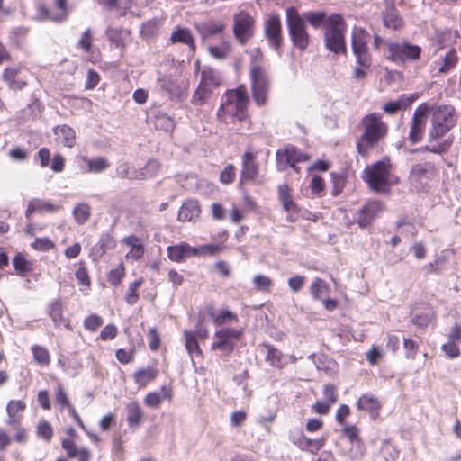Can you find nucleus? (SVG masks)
<instances>
[{"label":"nucleus","instance_id":"obj_11","mask_svg":"<svg viewBox=\"0 0 461 461\" xmlns=\"http://www.w3.org/2000/svg\"><path fill=\"white\" fill-rule=\"evenodd\" d=\"M242 331L232 328L217 330L214 334L216 340L212 344V350H221L231 353L235 344L241 338Z\"/></svg>","mask_w":461,"mask_h":461},{"label":"nucleus","instance_id":"obj_19","mask_svg":"<svg viewBox=\"0 0 461 461\" xmlns=\"http://www.w3.org/2000/svg\"><path fill=\"white\" fill-rule=\"evenodd\" d=\"M260 350L266 353L265 359L272 366L283 368L285 365L284 354L273 345L263 343L260 345Z\"/></svg>","mask_w":461,"mask_h":461},{"label":"nucleus","instance_id":"obj_50","mask_svg":"<svg viewBox=\"0 0 461 461\" xmlns=\"http://www.w3.org/2000/svg\"><path fill=\"white\" fill-rule=\"evenodd\" d=\"M13 266L14 269L23 275L31 270L30 263L26 260L25 257L19 253L13 258Z\"/></svg>","mask_w":461,"mask_h":461},{"label":"nucleus","instance_id":"obj_37","mask_svg":"<svg viewBox=\"0 0 461 461\" xmlns=\"http://www.w3.org/2000/svg\"><path fill=\"white\" fill-rule=\"evenodd\" d=\"M83 160L87 167L86 171L89 173H101L109 167L108 160L101 157L94 158H83Z\"/></svg>","mask_w":461,"mask_h":461},{"label":"nucleus","instance_id":"obj_44","mask_svg":"<svg viewBox=\"0 0 461 461\" xmlns=\"http://www.w3.org/2000/svg\"><path fill=\"white\" fill-rule=\"evenodd\" d=\"M252 283L258 291L263 293H268L273 285L272 279L261 274L256 275L252 279Z\"/></svg>","mask_w":461,"mask_h":461},{"label":"nucleus","instance_id":"obj_47","mask_svg":"<svg viewBox=\"0 0 461 461\" xmlns=\"http://www.w3.org/2000/svg\"><path fill=\"white\" fill-rule=\"evenodd\" d=\"M142 284V279L135 280L134 282L131 283L128 287V291L125 295V301L128 304L132 305L134 304L138 299V289Z\"/></svg>","mask_w":461,"mask_h":461},{"label":"nucleus","instance_id":"obj_52","mask_svg":"<svg viewBox=\"0 0 461 461\" xmlns=\"http://www.w3.org/2000/svg\"><path fill=\"white\" fill-rule=\"evenodd\" d=\"M403 348L405 350L406 358L414 359L417 355L419 346L416 343V341H414L411 339L404 338L403 339Z\"/></svg>","mask_w":461,"mask_h":461},{"label":"nucleus","instance_id":"obj_23","mask_svg":"<svg viewBox=\"0 0 461 461\" xmlns=\"http://www.w3.org/2000/svg\"><path fill=\"white\" fill-rule=\"evenodd\" d=\"M68 0H54L55 5L59 11L58 14L50 15L49 10L41 5L39 10L40 14L54 22H64L69 14Z\"/></svg>","mask_w":461,"mask_h":461},{"label":"nucleus","instance_id":"obj_43","mask_svg":"<svg viewBox=\"0 0 461 461\" xmlns=\"http://www.w3.org/2000/svg\"><path fill=\"white\" fill-rule=\"evenodd\" d=\"M73 214L78 224H84L91 216V207L87 203H79L74 208Z\"/></svg>","mask_w":461,"mask_h":461},{"label":"nucleus","instance_id":"obj_60","mask_svg":"<svg viewBox=\"0 0 461 461\" xmlns=\"http://www.w3.org/2000/svg\"><path fill=\"white\" fill-rule=\"evenodd\" d=\"M306 277L303 276H295L288 279V286L292 292H299L304 285Z\"/></svg>","mask_w":461,"mask_h":461},{"label":"nucleus","instance_id":"obj_62","mask_svg":"<svg viewBox=\"0 0 461 461\" xmlns=\"http://www.w3.org/2000/svg\"><path fill=\"white\" fill-rule=\"evenodd\" d=\"M148 336L149 338V348L152 350V351H157L159 347H160V343H161V340H160V337H159V334L158 333V330L156 328H150L149 330V333H148Z\"/></svg>","mask_w":461,"mask_h":461},{"label":"nucleus","instance_id":"obj_5","mask_svg":"<svg viewBox=\"0 0 461 461\" xmlns=\"http://www.w3.org/2000/svg\"><path fill=\"white\" fill-rule=\"evenodd\" d=\"M286 24L293 46L301 51L307 49L310 43V34L306 23L294 7L286 9Z\"/></svg>","mask_w":461,"mask_h":461},{"label":"nucleus","instance_id":"obj_10","mask_svg":"<svg viewBox=\"0 0 461 461\" xmlns=\"http://www.w3.org/2000/svg\"><path fill=\"white\" fill-rule=\"evenodd\" d=\"M276 167L279 171H284L288 166L294 168L297 173L300 172V167H296L297 162L306 161L309 156L299 151L293 146H287L283 150H277L276 154Z\"/></svg>","mask_w":461,"mask_h":461},{"label":"nucleus","instance_id":"obj_63","mask_svg":"<svg viewBox=\"0 0 461 461\" xmlns=\"http://www.w3.org/2000/svg\"><path fill=\"white\" fill-rule=\"evenodd\" d=\"M352 445V448L349 450V455L351 459H358L361 458L366 452V447L364 444L361 442V440H357Z\"/></svg>","mask_w":461,"mask_h":461},{"label":"nucleus","instance_id":"obj_54","mask_svg":"<svg viewBox=\"0 0 461 461\" xmlns=\"http://www.w3.org/2000/svg\"><path fill=\"white\" fill-rule=\"evenodd\" d=\"M123 276H124V268L122 266H120L114 269H112L108 273L107 281L110 285L116 286L121 283Z\"/></svg>","mask_w":461,"mask_h":461},{"label":"nucleus","instance_id":"obj_51","mask_svg":"<svg viewBox=\"0 0 461 461\" xmlns=\"http://www.w3.org/2000/svg\"><path fill=\"white\" fill-rule=\"evenodd\" d=\"M37 435L48 442L50 441L53 436L51 425L45 420H41L37 426Z\"/></svg>","mask_w":461,"mask_h":461},{"label":"nucleus","instance_id":"obj_48","mask_svg":"<svg viewBox=\"0 0 461 461\" xmlns=\"http://www.w3.org/2000/svg\"><path fill=\"white\" fill-rule=\"evenodd\" d=\"M328 285L321 278H315L310 286V293L313 299L320 300L321 294L327 290Z\"/></svg>","mask_w":461,"mask_h":461},{"label":"nucleus","instance_id":"obj_36","mask_svg":"<svg viewBox=\"0 0 461 461\" xmlns=\"http://www.w3.org/2000/svg\"><path fill=\"white\" fill-rule=\"evenodd\" d=\"M303 20L308 22L312 27L318 29L322 26L323 30H326V23L329 21L325 12H306L302 16Z\"/></svg>","mask_w":461,"mask_h":461},{"label":"nucleus","instance_id":"obj_46","mask_svg":"<svg viewBox=\"0 0 461 461\" xmlns=\"http://www.w3.org/2000/svg\"><path fill=\"white\" fill-rule=\"evenodd\" d=\"M208 50L212 57L224 59L230 52V44L228 41H223L220 46L209 47Z\"/></svg>","mask_w":461,"mask_h":461},{"label":"nucleus","instance_id":"obj_31","mask_svg":"<svg viewBox=\"0 0 461 461\" xmlns=\"http://www.w3.org/2000/svg\"><path fill=\"white\" fill-rule=\"evenodd\" d=\"M225 28L221 23H214L212 21L205 22L196 25V29L203 39H208L212 36L221 33Z\"/></svg>","mask_w":461,"mask_h":461},{"label":"nucleus","instance_id":"obj_41","mask_svg":"<svg viewBox=\"0 0 461 461\" xmlns=\"http://www.w3.org/2000/svg\"><path fill=\"white\" fill-rule=\"evenodd\" d=\"M130 32L122 28L108 27L106 29V35L109 41L113 43L116 47H122L124 45V39Z\"/></svg>","mask_w":461,"mask_h":461},{"label":"nucleus","instance_id":"obj_39","mask_svg":"<svg viewBox=\"0 0 461 461\" xmlns=\"http://www.w3.org/2000/svg\"><path fill=\"white\" fill-rule=\"evenodd\" d=\"M184 337H185V348L190 355L191 358L193 359L194 355L195 356H201L202 350L200 349L196 336L194 332L189 330L184 331Z\"/></svg>","mask_w":461,"mask_h":461},{"label":"nucleus","instance_id":"obj_59","mask_svg":"<svg viewBox=\"0 0 461 461\" xmlns=\"http://www.w3.org/2000/svg\"><path fill=\"white\" fill-rule=\"evenodd\" d=\"M411 101H412L411 99H408V103L405 104H402V100H398L395 102H389L384 105L383 109L385 113L393 114L397 111H399L402 108H405L409 104L411 103Z\"/></svg>","mask_w":461,"mask_h":461},{"label":"nucleus","instance_id":"obj_61","mask_svg":"<svg viewBox=\"0 0 461 461\" xmlns=\"http://www.w3.org/2000/svg\"><path fill=\"white\" fill-rule=\"evenodd\" d=\"M381 453L387 461L393 460L397 456V451L389 441H384Z\"/></svg>","mask_w":461,"mask_h":461},{"label":"nucleus","instance_id":"obj_38","mask_svg":"<svg viewBox=\"0 0 461 461\" xmlns=\"http://www.w3.org/2000/svg\"><path fill=\"white\" fill-rule=\"evenodd\" d=\"M49 314L56 325H64L69 327V322L62 315V304L59 301H55L49 307Z\"/></svg>","mask_w":461,"mask_h":461},{"label":"nucleus","instance_id":"obj_30","mask_svg":"<svg viewBox=\"0 0 461 461\" xmlns=\"http://www.w3.org/2000/svg\"><path fill=\"white\" fill-rule=\"evenodd\" d=\"M357 407L359 411H368L370 415L375 418L381 406L377 398L370 394H364L358 399Z\"/></svg>","mask_w":461,"mask_h":461},{"label":"nucleus","instance_id":"obj_24","mask_svg":"<svg viewBox=\"0 0 461 461\" xmlns=\"http://www.w3.org/2000/svg\"><path fill=\"white\" fill-rule=\"evenodd\" d=\"M157 86L165 91L170 98H180L182 95L181 87L169 76H160L157 79Z\"/></svg>","mask_w":461,"mask_h":461},{"label":"nucleus","instance_id":"obj_8","mask_svg":"<svg viewBox=\"0 0 461 461\" xmlns=\"http://www.w3.org/2000/svg\"><path fill=\"white\" fill-rule=\"evenodd\" d=\"M249 76L253 100L259 106L266 104L270 88V80L267 72L260 66L255 65L250 68Z\"/></svg>","mask_w":461,"mask_h":461},{"label":"nucleus","instance_id":"obj_26","mask_svg":"<svg viewBox=\"0 0 461 461\" xmlns=\"http://www.w3.org/2000/svg\"><path fill=\"white\" fill-rule=\"evenodd\" d=\"M54 134L56 135V140L58 143L62 144L68 148H72L75 146L76 132L71 127L66 124L57 126L54 129Z\"/></svg>","mask_w":461,"mask_h":461},{"label":"nucleus","instance_id":"obj_18","mask_svg":"<svg viewBox=\"0 0 461 461\" xmlns=\"http://www.w3.org/2000/svg\"><path fill=\"white\" fill-rule=\"evenodd\" d=\"M148 121L157 130L166 132H170L175 128V121L168 114L160 112L153 111L148 117Z\"/></svg>","mask_w":461,"mask_h":461},{"label":"nucleus","instance_id":"obj_53","mask_svg":"<svg viewBox=\"0 0 461 461\" xmlns=\"http://www.w3.org/2000/svg\"><path fill=\"white\" fill-rule=\"evenodd\" d=\"M31 246L36 250L48 251V250L51 249L52 248H54L55 245L50 239L45 237V238H37L31 244Z\"/></svg>","mask_w":461,"mask_h":461},{"label":"nucleus","instance_id":"obj_64","mask_svg":"<svg viewBox=\"0 0 461 461\" xmlns=\"http://www.w3.org/2000/svg\"><path fill=\"white\" fill-rule=\"evenodd\" d=\"M443 352L450 358H456L460 355L459 348L450 340L449 342L443 344L441 347Z\"/></svg>","mask_w":461,"mask_h":461},{"label":"nucleus","instance_id":"obj_14","mask_svg":"<svg viewBox=\"0 0 461 461\" xmlns=\"http://www.w3.org/2000/svg\"><path fill=\"white\" fill-rule=\"evenodd\" d=\"M428 108L419 106L411 119V124L409 132V140L412 144L419 142L423 136L426 126Z\"/></svg>","mask_w":461,"mask_h":461},{"label":"nucleus","instance_id":"obj_25","mask_svg":"<svg viewBox=\"0 0 461 461\" xmlns=\"http://www.w3.org/2000/svg\"><path fill=\"white\" fill-rule=\"evenodd\" d=\"M171 43H183L186 44L190 50L194 53L195 50L194 39L187 28H182L177 26L171 33L170 36Z\"/></svg>","mask_w":461,"mask_h":461},{"label":"nucleus","instance_id":"obj_55","mask_svg":"<svg viewBox=\"0 0 461 461\" xmlns=\"http://www.w3.org/2000/svg\"><path fill=\"white\" fill-rule=\"evenodd\" d=\"M235 167L232 164L227 165L221 172L220 180L225 185H229L234 181Z\"/></svg>","mask_w":461,"mask_h":461},{"label":"nucleus","instance_id":"obj_21","mask_svg":"<svg viewBox=\"0 0 461 461\" xmlns=\"http://www.w3.org/2000/svg\"><path fill=\"white\" fill-rule=\"evenodd\" d=\"M258 174V168L256 164L255 156L247 151L242 156L241 180H253Z\"/></svg>","mask_w":461,"mask_h":461},{"label":"nucleus","instance_id":"obj_27","mask_svg":"<svg viewBox=\"0 0 461 461\" xmlns=\"http://www.w3.org/2000/svg\"><path fill=\"white\" fill-rule=\"evenodd\" d=\"M168 258L176 262L182 261L185 258L197 254V249L192 248L188 244H180L169 246L167 248Z\"/></svg>","mask_w":461,"mask_h":461},{"label":"nucleus","instance_id":"obj_42","mask_svg":"<svg viewBox=\"0 0 461 461\" xmlns=\"http://www.w3.org/2000/svg\"><path fill=\"white\" fill-rule=\"evenodd\" d=\"M116 174L122 178L128 179H144L146 175L143 172L137 171L130 167L126 163L121 164L116 169Z\"/></svg>","mask_w":461,"mask_h":461},{"label":"nucleus","instance_id":"obj_17","mask_svg":"<svg viewBox=\"0 0 461 461\" xmlns=\"http://www.w3.org/2000/svg\"><path fill=\"white\" fill-rule=\"evenodd\" d=\"M326 438L324 437L311 439L305 437L303 433L293 437V442L300 449L308 451L312 454H316L325 444Z\"/></svg>","mask_w":461,"mask_h":461},{"label":"nucleus","instance_id":"obj_9","mask_svg":"<svg viewBox=\"0 0 461 461\" xmlns=\"http://www.w3.org/2000/svg\"><path fill=\"white\" fill-rule=\"evenodd\" d=\"M233 33L240 44H245L254 33V18L245 11H240L233 17Z\"/></svg>","mask_w":461,"mask_h":461},{"label":"nucleus","instance_id":"obj_35","mask_svg":"<svg viewBox=\"0 0 461 461\" xmlns=\"http://www.w3.org/2000/svg\"><path fill=\"white\" fill-rule=\"evenodd\" d=\"M278 198L285 212L297 211V205L292 199L290 189L287 185L284 184L278 186Z\"/></svg>","mask_w":461,"mask_h":461},{"label":"nucleus","instance_id":"obj_16","mask_svg":"<svg viewBox=\"0 0 461 461\" xmlns=\"http://www.w3.org/2000/svg\"><path fill=\"white\" fill-rule=\"evenodd\" d=\"M436 173L435 165L431 162L415 164L410 171V177L412 181L423 183L431 179Z\"/></svg>","mask_w":461,"mask_h":461},{"label":"nucleus","instance_id":"obj_6","mask_svg":"<svg viewBox=\"0 0 461 461\" xmlns=\"http://www.w3.org/2000/svg\"><path fill=\"white\" fill-rule=\"evenodd\" d=\"M454 108L450 105L438 106L432 109L429 141L442 138L455 124Z\"/></svg>","mask_w":461,"mask_h":461},{"label":"nucleus","instance_id":"obj_28","mask_svg":"<svg viewBox=\"0 0 461 461\" xmlns=\"http://www.w3.org/2000/svg\"><path fill=\"white\" fill-rule=\"evenodd\" d=\"M211 89L208 87L207 73L202 72L201 82L192 96V104L194 105H203L209 98Z\"/></svg>","mask_w":461,"mask_h":461},{"label":"nucleus","instance_id":"obj_32","mask_svg":"<svg viewBox=\"0 0 461 461\" xmlns=\"http://www.w3.org/2000/svg\"><path fill=\"white\" fill-rule=\"evenodd\" d=\"M126 411L128 425L131 428L139 427L143 417L140 404L137 402H129Z\"/></svg>","mask_w":461,"mask_h":461},{"label":"nucleus","instance_id":"obj_13","mask_svg":"<svg viewBox=\"0 0 461 461\" xmlns=\"http://www.w3.org/2000/svg\"><path fill=\"white\" fill-rule=\"evenodd\" d=\"M389 52L394 61H414L420 59L421 49L411 43H392L389 46Z\"/></svg>","mask_w":461,"mask_h":461},{"label":"nucleus","instance_id":"obj_1","mask_svg":"<svg viewBox=\"0 0 461 461\" xmlns=\"http://www.w3.org/2000/svg\"><path fill=\"white\" fill-rule=\"evenodd\" d=\"M249 101L247 89L243 85L227 91L217 113L219 120L225 124L245 121L248 118Z\"/></svg>","mask_w":461,"mask_h":461},{"label":"nucleus","instance_id":"obj_20","mask_svg":"<svg viewBox=\"0 0 461 461\" xmlns=\"http://www.w3.org/2000/svg\"><path fill=\"white\" fill-rule=\"evenodd\" d=\"M61 446L64 450L67 451V455L68 457L77 458L78 461H89L91 457L90 451L86 448H78L72 439L69 438H64L61 441Z\"/></svg>","mask_w":461,"mask_h":461},{"label":"nucleus","instance_id":"obj_12","mask_svg":"<svg viewBox=\"0 0 461 461\" xmlns=\"http://www.w3.org/2000/svg\"><path fill=\"white\" fill-rule=\"evenodd\" d=\"M264 35L268 45L278 51L283 42L281 21L278 15L273 14L265 21Z\"/></svg>","mask_w":461,"mask_h":461},{"label":"nucleus","instance_id":"obj_57","mask_svg":"<svg viewBox=\"0 0 461 461\" xmlns=\"http://www.w3.org/2000/svg\"><path fill=\"white\" fill-rule=\"evenodd\" d=\"M77 47L83 49L86 52H90L92 49V34L89 28L82 33L81 38L77 42Z\"/></svg>","mask_w":461,"mask_h":461},{"label":"nucleus","instance_id":"obj_40","mask_svg":"<svg viewBox=\"0 0 461 461\" xmlns=\"http://www.w3.org/2000/svg\"><path fill=\"white\" fill-rule=\"evenodd\" d=\"M20 68L18 67L6 68L3 73V79L8 83V86L12 89H22L25 83L15 80Z\"/></svg>","mask_w":461,"mask_h":461},{"label":"nucleus","instance_id":"obj_34","mask_svg":"<svg viewBox=\"0 0 461 461\" xmlns=\"http://www.w3.org/2000/svg\"><path fill=\"white\" fill-rule=\"evenodd\" d=\"M440 58L442 60L438 66V72L443 74L448 73L458 61L456 50L453 48L446 51L444 55L440 54Z\"/></svg>","mask_w":461,"mask_h":461},{"label":"nucleus","instance_id":"obj_2","mask_svg":"<svg viewBox=\"0 0 461 461\" xmlns=\"http://www.w3.org/2000/svg\"><path fill=\"white\" fill-rule=\"evenodd\" d=\"M363 133L357 140V150L366 158L370 151L387 135L388 126L381 115L372 113L362 119Z\"/></svg>","mask_w":461,"mask_h":461},{"label":"nucleus","instance_id":"obj_45","mask_svg":"<svg viewBox=\"0 0 461 461\" xmlns=\"http://www.w3.org/2000/svg\"><path fill=\"white\" fill-rule=\"evenodd\" d=\"M34 360L41 366H47L50 362V357L48 350L41 346L35 345L32 348Z\"/></svg>","mask_w":461,"mask_h":461},{"label":"nucleus","instance_id":"obj_22","mask_svg":"<svg viewBox=\"0 0 461 461\" xmlns=\"http://www.w3.org/2000/svg\"><path fill=\"white\" fill-rule=\"evenodd\" d=\"M201 212L198 202L195 200L185 201L179 209L178 220L180 221H191L199 217Z\"/></svg>","mask_w":461,"mask_h":461},{"label":"nucleus","instance_id":"obj_15","mask_svg":"<svg viewBox=\"0 0 461 461\" xmlns=\"http://www.w3.org/2000/svg\"><path fill=\"white\" fill-rule=\"evenodd\" d=\"M382 204L379 202L372 201L366 203L362 209H360L357 221L361 228L367 227L381 212Z\"/></svg>","mask_w":461,"mask_h":461},{"label":"nucleus","instance_id":"obj_29","mask_svg":"<svg viewBox=\"0 0 461 461\" xmlns=\"http://www.w3.org/2000/svg\"><path fill=\"white\" fill-rule=\"evenodd\" d=\"M383 22L384 26L393 30H398L403 26V21L393 5L387 6L385 12L383 13Z\"/></svg>","mask_w":461,"mask_h":461},{"label":"nucleus","instance_id":"obj_33","mask_svg":"<svg viewBox=\"0 0 461 461\" xmlns=\"http://www.w3.org/2000/svg\"><path fill=\"white\" fill-rule=\"evenodd\" d=\"M158 373L153 367L140 368L133 374V379L139 387H144L157 377Z\"/></svg>","mask_w":461,"mask_h":461},{"label":"nucleus","instance_id":"obj_3","mask_svg":"<svg viewBox=\"0 0 461 461\" xmlns=\"http://www.w3.org/2000/svg\"><path fill=\"white\" fill-rule=\"evenodd\" d=\"M346 31L347 23L340 14H332L329 15V21L324 31V45L326 49L336 55L346 54Z\"/></svg>","mask_w":461,"mask_h":461},{"label":"nucleus","instance_id":"obj_4","mask_svg":"<svg viewBox=\"0 0 461 461\" xmlns=\"http://www.w3.org/2000/svg\"><path fill=\"white\" fill-rule=\"evenodd\" d=\"M392 164L388 157L383 158L369 166L364 171L362 178L376 193L388 191Z\"/></svg>","mask_w":461,"mask_h":461},{"label":"nucleus","instance_id":"obj_49","mask_svg":"<svg viewBox=\"0 0 461 461\" xmlns=\"http://www.w3.org/2000/svg\"><path fill=\"white\" fill-rule=\"evenodd\" d=\"M34 208L37 212L44 213V212H52L57 210L59 207L53 204L50 201L48 200H41L34 198L32 200Z\"/></svg>","mask_w":461,"mask_h":461},{"label":"nucleus","instance_id":"obj_7","mask_svg":"<svg viewBox=\"0 0 461 461\" xmlns=\"http://www.w3.org/2000/svg\"><path fill=\"white\" fill-rule=\"evenodd\" d=\"M370 39V34L364 29L356 26L352 29V50L356 57L357 64L364 68H369L372 63V58L368 49Z\"/></svg>","mask_w":461,"mask_h":461},{"label":"nucleus","instance_id":"obj_58","mask_svg":"<svg viewBox=\"0 0 461 461\" xmlns=\"http://www.w3.org/2000/svg\"><path fill=\"white\" fill-rule=\"evenodd\" d=\"M103 324V320L96 314H91L86 318L84 326L86 330L95 331Z\"/></svg>","mask_w":461,"mask_h":461},{"label":"nucleus","instance_id":"obj_56","mask_svg":"<svg viewBox=\"0 0 461 461\" xmlns=\"http://www.w3.org/2000/svg\"><path fill=\"white\" fill-rule=\"evenodd\" d=\"M26 408V404L23 401L11 400L6 406V412L8 416H14L19 411H23Z\"/></svg>","mask_w":461,"mask_h":461}]
</instances>
